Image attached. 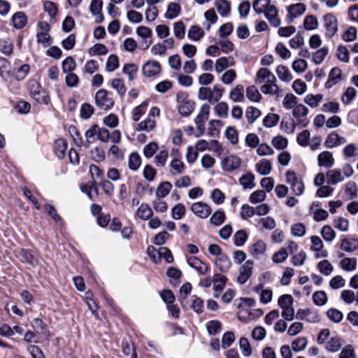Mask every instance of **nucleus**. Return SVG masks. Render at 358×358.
<instances>
[{"mask_svg": "<svg viewBox=\"0 0 358 358\" xmlns=\"http://www.w3.org/2000/svg\"><path fill=\"white\" fill-rule=\"evenodd\" d=\"M204 34L203 29L196 24L190 26L187 31V38L192 41H199Z\"/></svg>", "mask_w": 358, "mask_h": 358, "instance_id": "26", "label": "nucleus"}, {"mask_svg": "<svg viewBox=\"0 0 358 358\" xmlns=\"http://www.w3.org/2000/svg\"><path fill=\"white\" fill-rule=\"evenodd\" d=\"M187 263L189 266L196 269L201 275H206L209 271V266L196 257H189L187 259Z\"/></svg>", "mask_w": 358, "mask_h": 358, "instance_id": "15", "label": "nucleus"}, {"mask_svg": "<svg viewBox=\"0 0 358 358\" xmlns=\"http://www.w3.org/2000/svg\"><path fill=\"white\" fill-rule=\"evenodd\" d=\"M162 70L161 64L156 60H148L142 66L144 76L151 78L157 76Z\"/></svg>", "mask_w": 358, "mask_h": 358, "instance_id": "6", "label": "nucleus"}, {"mask_svg": "<svg viewBox=\"0 0 358 358\" xmlns=\"http://www.w3.org/2000/svg\"><path fill=\"white\" fill-rule=\"evenodd\" d=\"M173 31L174 36L180 40L185 38L186 27L184 22L181 20L175 22L173 24Z\"/></svg>", "mask_w": 358, "mask_h": 358, "instance_id": "36", "label": "nucleus"}, {"mask_svg": "<svg viewBox=\"0 0 358 358\" xmlns=\"http://www.w3.org/2000/svg\"><path fill=\"white\" fill-rule=\"evenodd\" d=\"M340 248L347 252H353L358 248V238H345L340 245Z\"/></svg>", "mask_w": 358, "mask_h": 358, "instance_id": "24", "label": "nucleus"}, {"mask_svg": "<svg viewBox=\"0 0 358 358\" xmlns=\"http://www.w3.org/2000/svg\"><path fill=\"white\" fill-rule=\"evenodd\" d=\"M261 90L265 94H278L280 91V87L276 84V78L263 83L261 86Z\"/></svg>", "mask_w": 358, "mask_h": 358, "instance_id": "27", "label": "nucleus"}, {"mask_svg": "<svg viewBox=\"0 0 358 358\" xmlns=\"http://www.w3.org/2000/svg\"><path fill=\"white\" fill-rule=\"evenodd\" d=\"M320 273L324 275H329L334 271V266L328 260H322L317 264Z\"/></svg>", "mask_w": 358, "mask_h": 358, "instance_id": "50", "label": "nucleus"}, {"mask_svg": "<svg viewBox=\"0 0 358 358\" xmlns=\"http://www.w3.org/2000/svg\"><path fill=\"white\" fill-rule=\"evenodd\" d=\"M215 115L220 118H227L228 116L229 106L224 101L218 102L213 108Z\"/></svg>", "mask_w": 358, "mask_h": 358, "instance_id": "41", "label": "nucleus"}, {"mask_svg": "<svg viewBox=\"0 0 358 358\" xmlns=\"http://www.w3.org/2000/svg\"><path fill=\"white\" fill-rule=\"evenodd\" d=\"M357 259L354 257H345L340 261V266L345 271H353L357 268Z\"/></svg>", "mask_w": 358, "mask_h": 358, "instance_id": "35", "label": "nucleus"}, {"mask_svg": "<svg viewBox=\"0 0 358 358\" xmlns=\"http://www.w3.org/2000/svg\"><path fill=\"white\" fill-rule=\"evenodd\" d=\"M128 164L130 169L133 171L137 170L141 164L140 155L136 152L131 153L129 155Z\"/></svg>", "mask_w": 358, "mask_h": 358, "instance_id": "64", "label": "nucleus"}, {"mask_svg": "<svg viewBox=\"0 0 358 358\" xmlns=\"http://www.w3.org/2000/svg\"><path fill=\"white\" fill-rule=\"evenodd\" d=\"M266 250V245L262 241H258L255 243L251 249V254L255 257H259L264 254Z\"/></svg>", "mask_w": 358, "mask_h": 358, "instance_id": "55", "label": "nucleus"}, {"mask_svg": "<svg viewBox=\"0 0 358 358\" xmlns=\"http://www.w3.org/2000/svg\"><path fill=\"white\" fill-rule=\"evenodd\" d=\"M158 149V144L156 142L152 141L144 146L143 154L145 157L150 159L157 154Z\"/></svg>", "mask_w": 358, "mask_h": 358, "instance_id": "44", "label": "nucleus"}, {"mask_svg": "<svg viewBox=\"0 0 358 358\" xmlns=\"http://www.w3.org/2000/svg\"><path fill=\"white\" fill-rule=\"evenodd\" d=\"M317 162L320 166L329 168L334 165V158L329 151H323L318 155Z\"/></svg>", "mask_w": 358, "mask_h": 358, "instance_id": "22", "label": "nucleus"}, {"mask_svg": "<svg viewBox=\"0 0 358 358\" xmlns=\"http://www.w3.org/2000/svg\"><path fill=\"white\" fill-rule=\"evenodd\" d=\"M224 126L223 122L219 120H211L208 123V134L210 136H215Z\"/></svg>", "mask_w": 358, "mask_h": 358, "instance_id": "40", "label": "nucleus"}, {"mask_svg": "<svg viewBox=\"0 0 358 358\" xmlns=\"http://www.w3.org/2000/svg\"><path fill=\"white\" fill-rule=\"evenodd\" d=\"M246 97L252 102H259L262 96L257 87L251 85L246 89Z\"/></svg>", "mask_w": 358, "mask_h": 358, "instance_id": "38", "label": "nucleus"}, {"mask_svg": "<svg viewBox=\"0 0 358 358\" xmlns=\"http://www.w3.org/2000/svg\"><path fill=\"white\" fill-rule=\"evenodd\" d=\"M322 95L320 94L315 95L313 94H308L304 98V102L311 108H314L319 106L320 103L322 100Z\"/></svg>", "mask_w": 358, "mask_h": 358, "instance_id": "49", "label": "nucleus"}, {"mask_svg": "<svg viewBox=\"0 0 358 358\" xmlns=\"http://www.w3.org/2000/svg\"><path fill=\"white\" fill-rule=\"evenodd\" d=\"M329 50L326 47H323L319 50H317L313 55V61L316 64H321L328 55Z\"/></svg>", "mask_w": 358, "mask_h": 358, "instance_id": "56", "label": "nucleus"}, {"mask_svg": "<svg viewBox=\"0 0 358 358\" xmlns=\"http://www.w3.org/2000/svg\"><path fill=\"white\" fill-rule=\"evenodd\" d=\"M272 79H275V76L268 69L261 68L256 73L255 83L261 85Z\"/></svg>", "mask_w": 358, "mask_h": 358, "instance_id": "25", "label": "nucleus"}, {"mask_svg": "<svg viewBox=\"0 0 358 358\" xmlns=\"http://www.w3.org/2000/svg\"><path fill=\"white\" fill-rule=\"evenodd\" d=\"M215 6L222 17L227 16L231 12L230 3L227 0H217L215 1Z\"/></svg>", "mask_w": 358, "mask_h": 358, "instance_id": "31", "label": "nucleus"}, {"mask_svg": "<svg viewBox=\"0 0 358 358\" xmlns=\"http://www.w3.org/2000/svg\"><path fill=\"white\" fill-rule=\"evenodd\" d=\"M220 164L224 171L231 172L240 167L241 159L236 155H230L224 157Z\"/></svg>", "mask_w": 358, "mask_h": 358, "instance_id": "7", "label": "nucleus"}, {"mask_svg": "<svg viewBox=\"0 0 358 358\" xmlns=\"http://www.w3.org/2000/svg\"><path fill=\"white\" fill-rule=\"evenodd\" d=\"M13 45L9 38L0 39V51L5 55H10L13 52Z\"/></svg>", "mask_w": 358, "mask_h": 358, "instance_id": "62", "label": "nucleus"}, {"mask_svg": "<svg viewBox=\"0 0 358 358\" xmlns=\"http://www.w3.org/2000/svg\"><path fill=\"white\" fill-rule=\"evenodd\" d=\"M343 80L342 70L338 67L333 68L328 76V79L325 83L327 88H331Z\"/></svg>", "mask_w": 358, "mask_h": 358, "instance_id": "14", "label": "nucleus"}, {"mask_svg": "<svg viewBox=\"0 0 358 358\" xmlns=\"http://www.w3.org/2000/svg\"><path fill=\"white\" fill-rule=\"evenodd\" d=\"M275 73L278 78L282 82L288 83L293 79V76L290 71L286 66H278L275 69Z\"/></svg>", "mask_w": 358, "mask_h": 358, "instance_id": "29", "label": "nucleus"}, {"mask_svg": "<svg viewBox=\"0 0 358 358\" xmlns=\"http://www.w3.org/2000/svg\"><path fill=\"white\" fill-rule=\"evenodd\" d=\"M169 155V150L166 148L161 149L154 157V164L157 167L165 166L168 162Z\"/></svg>", "mask_w": 358, "mask_h": 358, "instance_id": "28", "label": "nucleus"}, {"mask_svg": "<svg viewBox=\"0 0 358 358\" xmlns=\"http://www.w3.org/2000/svg\"><path fill=\"white\" fill-rule=\"evenodd\" d=\"M103 2L101 0H92L90 6L91 13L95 16V21L97 23L101 22L103 16L101 14Z\"/></svg>", "mask_w": 358, "mask_h": 358, "instance_id": "23", "label": "nucleus"}, {"mask_svg": "<svg viewBox=\"0 0 358 358\" xmlns=\"http://www.w3.org/2000/svg\"><path fill=\"white\" fill-rule=\"evenodd\" d=\"M12 21L16 29H22L27 24V17L24 13L17 12L13 15Z\"/></svg>", "mask_w": 358, "mask_h": 358, "instance_id": "43", "label": "nucleus"}, {"mask_svg": "<svg viewBox=\"0 0 358 358\" xmlns=\"http://www.w3.org/2000/svg\"><path fill=\"white\" fill-rule=\"evenodd\" d=\"M224 91V88L219 85H215L212 88L201 87L199 89L198 99L208 101L210 103H217L222 97Z\"/></svg>", "mask_w": 358, "mask_h": 358, "instance_id": "1", "label": "nucleus"}, {"mask_svg": "<svg viewBox=\"0 0 358 358\" xmlns=\"http://www.w3.org/2000/svg\"><path fill=\"white\" fill-rule=\"evenodd\" d=\"M310 241V249L315 252L316 257H326L328 255L327 251L323 249V242L319 236H313Z\"/></svg>", "mask_w": 358, "mask_h": 358, "instance_id": "13", "label": "nucleus"}, {"mask_svg": "<svg viewBox=\"0 0 358 358\" xmlns=\"http://www.w3.org/2000/svg\"><path fill=\"white\" fill-rule=\"evenodd\" d=\"M108 48L101 43H96L88 50V53L90 56H99L105 55L108 53Z\"/></svg>", "mask_w": 358, "mask_h": 358, "instance_id": "46", "label": "nucleus"}, {"mask_svg": "<svg viewBox=\"0 0 358 358\" xmlns=\"http://www.w3.org/2000/svg\"><path fill=\"white\" fill-rule=\"evenodd\" d=\"M292 68L296 73H303L308 68V63L305 59H297L292 62Z\"/></svg>", "mask_w": 358, "mask_h": 358, "instance_id": "63", "label": "nucleus"}, {"mask_svg": "<svg viewBox=\"0 0 358 358\" xmlns=\"http://www.w3.org/2000/svg\"><path fill=\"white\" fill-rule=\"evenodd\" d=\"M203 16H204L205 20L207 22L206 27V29L207 30H209L210 29L211 25L215 24L218 20V17L215 13V11L213 8H210V9H208V10H206L204 13Z\"/></svg>", "mask_w": 358, "mask_h": 358, "instance_id": "53", "label": "nucleus"}, {"mask_svg": "<svg viewBox=\"0 0 358 358\" xmlns=\"http://www.w3.org/2000/svg\"><path fill=\"white\" fill-rule=\"evenodd\" d=\"M303 27L306 30L312 31L317 28L318 20L314 15H307L304 18Z\"/></svg>", "mask_w": 358, "mask_h": 358, "instance_id": "54", "label": "nucleus"}, {"mask_svg": "<svg viewBox=\"0 0 358 358\" xmlns=\"http://www.w3.org/2000/svg\"><path fill=\"white\" fill-rule=\"evenodd\" d=\"M255 292L259 294V301L264 304L270 303L273 299V291L268 288H264L263 285L259 284L255 289Z\"/></svg>", "mask_w": 358, "mask_h": 358, "instance_id": "17", "label": "nucleus"}, {"mask_svg": "<svg viewBox=\"0 0 358 358\" xmlns=\"http://www.w3.org/2000/svg\"><path fill=\"white\" fill-rule=\"evenodd\" d=\"M172 185L169 182H162L158 186L155 194L158 198H164L169 194Z\"/></svg>", "mask_w": 358, "mask_h": 358, "instance_id": "47", "label": "nucleus"}, {"mask_svg": "<svg viewBox=\"0 0 358 358\" xmlns=\"http://www.w3.org/2000/svg\"><path fill=\"white\" fill-rule=\"evenodd\" d=\"M30 95L38 103L48 104L50 98L43 90L40 84L36 80H31L29 83Z\"/></svg>", "mask_w": 358, "mask_h": 358, "instance_id": "2", "label": "nucleus"}, {"mask_svg": "<svg viewBox=\"0 0 358 358\" xmlns=\"http://www.w3.org/2000/svg\"><path fill=\"white\" fill-rule=\"evenodd\" d=\"M297 97L292 93L287 94L282 102L283 107L287 110L293 109L297 104Z\"/></svg>", "mask_w": 358, "mask_h": 358, "instance_id": "51", "label": "nucleus"}, {"mask_svg": "<svg viewBox=\"0 0 358 358\" xmlns=\"http://www.w3.org/2000/svg\"><path fill=\"white\" fill-rule=\"evenodd\" d=\"M325 180H315L316 186L320 187L317 191V196L318 197H327L331 194L333 188L330 185L336 184L338 180H327V184H324Z\"/></svg>", "mask_w": 358, "mask_h": 358, "instance_id": "9", "label": "nucleus"}, {"mask_svg": "<svg viewBox=\"0 0 358 358\" xmlns=\"http://www.w3.org/2000/svg\"><path fill=\"white\" fill-rule=\"evenodd\" d=\"M215 265L221 271L225 272L230 268L231 264L229 257L222 254L216 258Z\"/></svg>", "mask_w": 358, "mask_h": 358, "instance_id": "32", "label": "nucleus"}, {"mask_svg": "<svg viewBox=\"0 0 358 358\" xmlns=\"http://www.w3.org/2000/svg\"><path fill=\"white\" fill-rule=\"evenodd\" d=\"M321 235L327 242H332L336 238V233L329 225H325L322 228Z\"/></svg>", "mask_w": 358, "mask_h": 358, "instance_id": "57", "label": "nucleus"}, {"mask_svg": "<svg viewBox=\"0 0 358 358\" xmlns=\"http://www.w3.org/2000/svg\"><path fill=\"white\" fill-rule=\"evenodd\" d=\"M148 106V101H144L140 105L136 106L131 112V118L134 121L137 122L141 117L145 113Z\"/></svg>", "mask_w": 358, "mask_h": 358, "instance_id": "37", "label": "nucleus"}, {"mask_svg": "<svg viewBox=\"0 0 358 358\" xmlns=\"http://www.w3.org/2000/svg\"><path fill=\"white\" fill-rule=\"evenodd\" d=\"M180 6L177 3L171 2L167 6L165 17L168 20L175 19L180 15Z\"/></svg>", "mask_w": 358, "mask_h": 358, "instance_id": "30", "label": "nucleus"}, {"mask_svg": "<svg viewBox=\"0 0 358 358\" xmlns=\"http://www.w3.org/2000/svg\"><path fill=\"white\" fill-rule=\"evenodd\" d=\"M313 300L315 305L322 306L327 303L328 299L324 291H317L313 294Z\"/></svg>", "mask_w": 358, "mask_h": 358, "instance_id": "58", "label": "nucleus"}, {"mask_svg": "<svg viewBox=\"0 0 358 358\" xmlns=\"http://www.w3.org/2000/svg\"><path fill=\"white\" fill-rule=\"evenodd\" d=\"M308 340L306 337H299L292 342L291 346L294 352H300L306 348Z\"/></svg>", "mask_w": 358, "mask_h": 358, "instance_id": "52", "label": "nucleus"}, {"mask_svg": "<svg viewBox=\"0 0 358 358\" xmlns=\"http://www.w3.org/2000/svg\"><path fill=\"white\" fill-rule=\"evenodd\" d=\"M309 113L308 108L302 103H297L292 109V115L298 120L299 124H302L304 127L308 124L306 116Z\"/></svg>", "mask_w": 358, "mask_h": 358, "instance_id": "10", "label": "nucleus"}, {"mask_svg": "<svg viewBox=\"0 0 358 358\" xmlns=\"http://www.w3.org/2000/svg\"><path fill=\"white\" fill-rule=\"evenodd\" d=\"M236 62L232 57H222L217 59L215 63V70L217 73L222 72L229 67L234 66Z\"/></svg>", "mask_w": 358, "mask_h": 358, "instance_id": "18", "label": "nucleus"}, {"mask_svg": "<svg viewBox=\"0 0 358 358\" xmlns=\"http://www.w3.org/2000/svg\"><path fill=\"white\" fill-rule=\"evenodd\" d=\"M225 213L222 210H216L210 218V222L215 226L221 225L225 220Z\"/></svg>", "mask_w": 358, "mask_h": 358, "instance_id": "61", "label": "nucleus"}, {"mask_svg": "<svg viewBox=\"0 0 358 358\" xmlns=\"http://www.w3.org/2000/svg\"><path fill=\"white\" fill-rule=\"evenodd\" d=\"M152 209L147 203H142L136 209L134 215L142 220H148L152 217Z\"/></svg>", "mask_w": 358, "mask_h": 358, "instance_id": "21", "label": "nucleus"}, {"mask_svg": "<svg viewBox=\"0 0 358 358\" xmlns=\"http://www.w3.org/2000/svg\"><path fill=\"white\" fill-rule=\"evenodd\" d=\"M178 109L182 116H189L194 110L195 103L187 98L185 94L177 95Z\"/></svg>", "mask_w": 358, "mask_h": 358, "instance_id": "3", "label": "nucleus"}, {"mask_svg": "<svg viewBox=\"0 0 358 358\" xmlns=\"http://www.w3.org/2000/svg\"><path fill=\"white\" fill-rule=\"evenodd\" d=\"M96 104L103 110H108L114 105L113 99L108 96L105 90H99L95 96Z\"/></svg>", "mask_w": 358, "mask_h": 358, "instance_id": "5", "label": "nucleus"}, {"mask_svg": "<svg viewBox=\"0 0 358 358\" xmlns=\"http://www.w3.org/2000/svg\"><path fill=\"white\" fill-rule=\"evenodd\" d=\"M343 345V341L340 337L333 336L329 338L324 346L327 351L334 353L339 351Z\"/></svg>", "mask_w": 358, "mask_h": 358, "instance_id": "20", "label": "nucleus"}, {"mask_svg": "<svg viewBox=\"0 0 358 358\" xmlns=\"http://www.w3.org/2000/svg\"><path fill=\"white\" fill-rule=\"evenodd\" d=\"M253 263L251 261H247L240 268V273L237 278V280L241 284H243L248 281L252 273Z\"/></svg>", "mask_w": 358, "mask_h": 358, "instance_id": "16", "label": "nucleus"}, {"mask_svg": "<svg viewBox=\"0 0 358 358\" xmlns=\"http://www.w3.org/2000/svg\"><path fill=\"white\" fill-rule=\"evenodd\" d=\"M306 7L302 3H297L287 7V17L292 21L294 19L302 15L306 11Z\"/></svg>", "mask_w": 358, "mask_h": 358, "instance_id": "19", "label": "nucleus"}, {"mask_svg": "<svg viewBox=\"0 0 358 358\" xmlns=\"http://www.w3.org/2000/svg\"><path fill=\"white\" fill-rule=\"evenodd\" d=\"M347 140L338 135L336 131L330 133L326 138L324 145L328 148H334L345 144Z\"/></svg>", "mask_w": 358, "mask_h": 358, "instance_id": "12", "label": "nucleus"}, {"mask_svg": "<svg viewBox=\"0 0 358 358\" xmlns=\"http://www.w3.org/2000/svg\"><path fill=\"white\" fill-rule=\"evenodd\" d=\"M54 149L55 155L57 156V157L59 159L63 158L65 156L67 149V144L65 140L60 138L55 141Z\"/></svg>", "mask_w": 358, "mask_h": 358, "instance_id": "39", "label": "nucleus"}, {"mask_svg": "<svg viewBox=\"0 0 358 358\" xmlns=\"http://www.w3.org/2000/svg\"><path fill=\"white\" fill-rule=\"evenodd\" d=\"M227 282V278L224 275L220 274L214 275V291L215 297H217V292L223 289Z\"/></svg>", "mask_w": 358, "mask_h": 358, "instance_id": "42", "label": "nucleus"}, {"mask_svg": "<svg viewBox=\"0 0 358 358\" xmlns=\"http://www.w3.org/2000/svg\"><path fill=\"white\" fill-rule=\"evenodd\" d=\"M261 111L256 107L250 106L245 112V117L250 124L255 122L261 115Z\"/></svg>", "mask_w": 358, "mask_h": 358, "instance_id": "48", "label": "nucleus"}, {"mask_svg": "<svg viewBox=\"0 0 358 358\" xmlns=\"http://www.w3.org/2000/svg\"><path fill=\"white\" fill-rule=\"evenodd\" d=\"M191 210L197 217L205 219L211 213V208L207 203L199 201L192 204Z\"/></svg>", "mask_w": 358, "mask_h": 358, "instance_id": "8", "label": "nucleus"}, {"mask_svg": "<svg viewBox=\"0 0 358 358\" xmlns=\"http://www.w3.org/2000/svg\"><path fill=\"white\" fill-rule=\"evenodd\" d=\"M10 64L5 58L0 57V76L4 80L8 79L10 76Z\"/></svg>", "mask_w": 358, "mask_h": 358, "instance_id": "60", "label": "nucleus"}, {"mask_svg": "<svg viewBox=\"0 0 358 358\" xmlns=\"http://www.w3.org/2000/svg\"><path fill=\"white\" fill-rule=\"evenodd\" d=\"M325 34L328 37L333 36L338 31V20L332 13H327L322 17Z\"/></svg>", "mask_w": 358, "mask_h": 358, "instance_id": "4", "label": "nucleus"}, {"mask_svg": "<svg viewBox=\"0 0 358 358\" xmlns=\"http://www.w3.org/2000/svg\"><path fill=\"white\" fill-rule=\"evenodd\" d=\"M263 13L273 26L277 27L280 24V20L278 16V10L273 5L266 3Z\"/></svg>", "mask_w": 358, "mask_h": 358, "instance_id": "11", "label": "nucleus"}, {"mask_svg": "<svg viewBox=\"0 0 358 358\" xmlns=\"http://www.w3.org/2000/svg\"><path fill=\"white\" fill-rule=\"evenodd\" d=\"M244 87L242 85H237L229 92V99L233 102H241L244 99Z\"/></svg>", "mask_w": 358, "mask_h": 358, "instance_id": "33", "label": "nucleus"}, {"mask_svg": "<svg viewBox=\"0 0 358 358\" xmlns=\"http://www.w3.org/2000/svg\"><path fill=\"white\" fill-rule=\"evenodd\" d=\"M257 171L262 176H266L270 173L271 164L268 160L262 159L255 165Z\"/></svg>", "mask_w": 358, "mask_h": 358, "instance_id": "45", "label": "nucleus"}, {"mask_svg": "<svg viewBox=\"0 0 358 358\" xmlns=\"http://www.w3.org/2000/svg\"><path fill=\"white\" fill-rule=\"evenodd\" d=\"M225 136L232 145H236L238 142V134L233 127H227L225 130Z\"/></svg>", "mask_w": 358, "mask_h": 358, "instance_id": "59", "label": "nucleus"}, {"mask_svg": "<svg viewBox=\"0 0 358 358\" xmlns=\"http://www.w3.org/2000/svg\"><path fill=\"white\" fill-rule=\"evenodd\" d=\"M155 127V120L148 117L145 120L141 121L140 123L138 124L136 130L150 132L151 131H153Z\"/></svg>", "mask_w": 358, "mask_h": 358, "instance_id": "34", "label": "nucleus"}]
</instances>
